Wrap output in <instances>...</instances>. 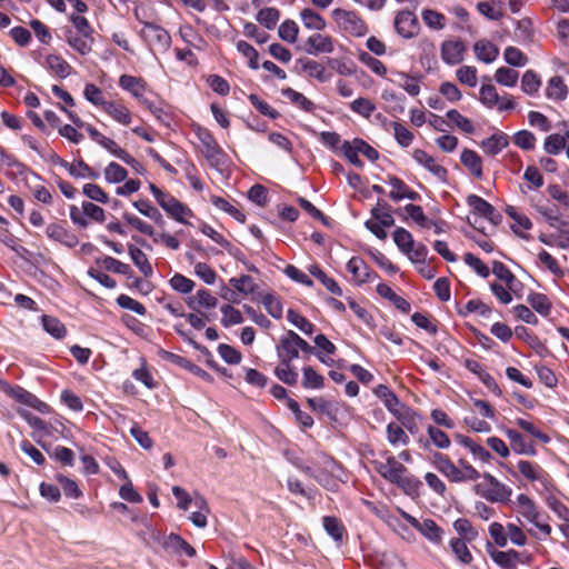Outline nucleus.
<instances>
[{
	"instance_id": "nucleus-1",
	"label": "nucleus",
	"mask_w": 569,
	"mask_h": 569,
	"mask_svg": "<svg viewBox=\"0 0 569 569\" xmlns=\"http://www.w3.org/2000/svg\"><path fill=\"white\" fill-rule=\"evenodd\" d=\"M299 350L312 352L313 348L292 330L279 338L277 355L280 362L274 368V375L288 386H295L298 382V372L292 366V360L298 358Z\"/></svg>"
},
{
	"instance_id": "nucleus-2",
	"label": "nucleus",
	"mask_w": 569,
	"mask_h": 569,
	"mask_svg": "<svg viewBox=\"0 0 569 569\" xmlns=\"http://www.w3.org/2000/svg\"><path fill=\"white\" fill-rule=\"evenodd\" d=\"M383 460H373L375 470L388 482L396 485L406 495H415L418 492L421 481L412 476L407 467L389 451L381 452Z\"/></svg>"
},
{
	"instance_id": "nucleus-3",
	"label": "nucleus",
	"mask_w": 569,
	"mask_h": 569,
	"mask_svg": "<svg viewBox=\"0 0 569 569\" xmlns=\"http://www.w3.org/2000/svg\"><path fill=\"white\" fill-rule=\"evenodd\" d=\"M508 505L518 513L519 520L520 518H523L545 536L551 535V527L547 522L542 521L543 513L531 497L526 493H519L515 500L510 499Z\"/></svg>"
},
{
	"instance_id": "nucleus-4",
	"label": "nucleus",
	"mask_w": 569,
	"mask_h": 569,
	"mask_svg": "<svg viewBox=\"0 0 569 569\" xmlns=\"http://www.w3.org/2000/svg\"><path fill=\"white\" fill-rule=\"evenodd\" d=\"M331 16L338 29L350 37L361 38L369 31L367 22L356 11L337 8Z\"/></svg>"
},
{
	"instance_id": "nucleus-5",
	"label": "nucleus",
	"mask_w": 569,
	"mask_h": 569,
	"mask_svg": "<svg viewBox=\"0 0 569 569\" xmlns=\"http://www.w3.org/2000/svg\"><path fill=\"white\" fill-rule=\"evenodd\" d=\"M149 189L153 197L156 198L158 204L176 221L189 224V222L186 220L187 217H192L193 212L192 210L176 199L170 193H167L162 190H160L157 186L153 183L149 184Z\"/></svg>"
},
{
	"instance_id": "nucleus-6",
	"label": "nucleus",
	"mask_w": 569,
	"mask_h": 569,
	"mask_svg": "<svg viewBox=\"0 0 569 569\" xmlns=\"http://www.w3.org/2000/svg\"><path fill=\"white\" fill-rule=\"evenodd\" d=\"M476 490L490 502L508 503L512 495L511 487L500 482L490 473L482 475V481L476 486Z\"/></svg>"
},
{
	"instance_id": "nucleus-7",
	"label": "nucleus",
	"mask_w": 569,
	"mask_h": 569,
	"mask_svg": "<svg viewBox=\"0 0 569 569\" xmlns=\"http://www.w3.org/2000/svg\"><path fill=\"white\" fill-rule=\"evenodd\" d=\"M196 134L199 140V149L209 164L220 168L227 162V154L218 144L211 132L204 128L197 127Z\"/></svg>"
},
{
	"instance_id": "nucleus-8",
	"label": "nucleus",
	"mask_w": 569,
	"mask_h": 569,
	"mask_svg": "<svg viewBox=\"0 0 569 569\" xmlns=\"http://www.w3.org/2000/svg\"><path fill=\"white\" fill-rule=\"evenodd\" d=\"M393 241L398 249L413 263H422L427 258L428 249L421 242H416L412 234L405 228H397L393 232Z\"/></svg>"
},
{
	"instance_id": "nucleus-9",
	"label": "nucleus",
	"mask_w": 569,
	"mask_h": 569,
	"mask_svg": "<svg viewBox=\"0 0 569 569\" xmlns=\"http://www.w3.org/2000/svg\"><path fill=\"white\" fill-rule=\"evenodd\" d=\"M519 473L530 483L539 485L546 492H552L555 483L549 472L539 463L529 460H519L517 462Z\"/></svg>"
},
{
	"instance_id": "nucleus-10",
	"label": "nucleus",
	"mask_w": 569,
	"mask_h": 569,
	"mask_svg": "<svg viewBox=\"0 0 569 569\" xmlns=\"http://www.w3.org/2000/svg\"><path fill=\"white\" fill-rule=\"evenodd\" d=\"M140 36L151 51L166 52L171 46L169 32L162 27L151 22H143Z\"/></svg>"
},
{
	"instance_id": "nucleus-11",
	"label": "nucleus",
	"mask_w": 569,
	"mask_h": 569,
	"mask_svg": "<svg viewBox=\"0 0 569 569\" xmlns=\"http://www.w3.org/2000/svg\"><path fill=\"white\" fill-rule=\"evenodd\" d=\"M400 516L417 531H419L428 541L433 545H441L445 536V531L439 527L432 519H423L419 521L413 516L409 515L402 509H398Z\"/></svg>"
},
{
	"instance_id": "nucleus-12",
	"label": "nucleus",
	"mask_w": 569,
	"mask_h": 569,
	"mask_svg": "<svg viewBox=\"0 0 569 569\" xmlns=\"http://www.w3.org/2000/svg\"><path fill=\"white\" fill-rule=\"evenodd\" d=\"M336 40L327 33L315 32L305 42V51L312 56L330 54L335 51Z\"/></svg>"
},
{
	"instance_id": "nucleus-13",
	"label": "nucleus",
	"mask_w": 569,
	"mask_h": 569,
	"mask_svg": "<svg viewBox=\"0 0 569 569\" xmlns=\"http://www.w3.org/2000/svg\"><path fill=\"white\" fill-rule=\"evenodd\" d=\"M119 87L130 93L140 104L147 102L146 91L148 89L147 81L141 77L131 74H122L119 78Z\"/></svg>"
},
{
	"instance_id": "nucleus-14",
	"label": "nucleus",
	"mask_w": 569,
	"mask_h": 569,
	"mask_svg": "<svg viewBox=\"0 0 569 569\" xmlns=\"http://www.w3.org/2000/svg\"><path fill=\"white\" fill-rule=\"evenodd\" d=\"M395 28L401 37L409 39L418 34L420 26L413 12L402 10L395 18Z\"/></svg>"
},
{
	"instance_id": "nucleus-15",
	"label": "nucleus",
	"mask_w": 569,
	"mask_h": 569,
	"mask_svg": "<svg viewBox=\"0 0 569 569\" xmlns=\"http://www.w3.org/2000/svg\"><path fill=\"white\" fill-rule=\"evenodd\" d=\"M102 111L114 122L129 127L133 120V113L122 100H108Z\"/></svg>"
},
{
	"instance_id": "nucleus-16",
	"label": "nucleus",
	"mask_w": 569,
	"mask_h": 569,
	"mask_svg": "<svg viewBox=\"0 0 569 569\" xmlns=\"http://www.w3.org/2000/svg\"><path fill=\"white\" fill-rule=\"evenodd\" d=\"M347 270L352 274L357 284L371 282L378 277L360 257H352L347 263Z\"/></svg>"
},
{
	"instance_id": "nucleus-17",
	"label": "nucleus",
	"mask_w": 569,
	"mask_h": 569,
	"mask_svg": "<svg viewBox=\"0 0 569 569\" xmlns=\"http://www.w3.org/2000/svg\"><path fill=\"white\" fill-rule=\"evenodd\" d=\"M427 433L429 439L419 438L417 440L418 445L425 449L429 450L430 445H433L438 449H448L451 445V441L446 432L440 430L438 427L433 425H429L427 427Z\"/></svg>"
},
{
	"instance_id": "nucleus-18",
	"label": "nucleus",
	"mask_w": 569,
	"mask_h": 569,
	"mask_svg": "<svg viewBox=\"0 0 569 569\" xmlns=\"http://www.w3.org/2000/svg\"><path fill=\"white\" fill-rule=\"evenodd\" d=\"M413 159L425 167L430 173L437 177L440 181H445L447 179L448 171L445 167L437 163L435 158L428 154L425 150L416 149L412 152Z\"/></svg>"
},
{
	"instance_id": "nucleus-19",
	"label": "nucleus",
	"mask_w": 569,
	"mask_h": 569,
	"mask_svg": "<svg viewBox=\"0 0 569 569\" xmlns=\"http://www.w3.org/2000/svg\"><path fill=\"white\" fill-rule=\"evenodd\" d=\"M465 44L459 40H447L441 44V58L450 66L463 60Z\"/></svg>"
},
{
	"instance_id": "nucleus-20",
	"label": "nucleus",
	"mask_w": 569,
	"mask_h": 569,
	"mask_svg": "<svg viewBox=\"0 0 569 569\" xmlns=\"http://www.w3.org/2000/svg\"><path fill=\"white\" fill-rule=\"evenodd\" d=\"M505 435L510 441L512 450L518 455L535 456L537 453L535 443L527 441L525 437L515 429H506Z\"/></svg>"
},
{
	"instance_id": "nucleus-21",
	"label": "nucleus",
	"mask_w": 569,
	"mask_h": 569,
	"mask_svg": "<svg viewBox=\"0 0 569 569\" xmlns=\"http://www.w3.org/2000/svg\"><path fill=\"white\" fill-rule=\"evenodd\" d=\"M10 396L17 401L27 405L41 413L49 412L50 408L46 402L41 401L38 397L21 387L12 388Z\"/></svg>"
},
{
	"instance_id": "nucleus-22",
	"label": "nucleus",
	"mask_w": 569,
	"mask_h": 569,
	"mask_svg": "<svg viewBox=\"0 0 569 569\" xmlns=\"http://www.w3.org/2000/svg\"><path fill=\"white\" fill-rule=\"evenodd\" d=\"M158 542L161 543L166 549L172 550L177 553L184 552L190 558H193L197 555L196 549L176 533H170L167 537L161 535V540Z\"/></svg>"
},
{
	"instance_id": "nucleus-23",
	"label": "nucleus",
	"mask_w": 569,
	"mask_h": 569,
	"mask_svg": "<svg viewBox=\"0 0 569 569\" xmlns=\"http://www.w3.org/2000/svg\"><path fill=\"white\" fill-rule=\"evenodd\" d=\"M66 41L68 44L81 56L91 52L93 37L91 34L77 33L72 30L66 32Z\"/></svg>"
},
{
	"instance_id": "nucleus-24",
	"label": "nucleus",
	"mask_w": 569,
	"mask_h": 569,
	"mask_svg": "<svg viewBox=\"0 0 569 569\" xmlns=\"http://www.w3.org/2000/svg\"><path fill=\"white\" fill-rule=\"evenodd\" d=\"M44 67L58 78H67L72 67L59 54H48L44 59Z\"/></svg>"
},
{
	"instance_id": "nucleus-25",
	"label": "nucleus",
	"mask_w": 569,
	"mask_h": 569,
	"mask_svg": "<svg viewBox=\"0 0 569 569\" xmlns=\"http://www.w3.org/2000/svg\"><path fill=\"white\" fill-rule=\"evenodd\" d=\"M489 555L503 569H515L520 562V553L513 549L507 551L493 549L489 551Z\"/></svg>"
},
{
	"instance_id": "nucleus-26",
	"label": "nucleus",
	"mask_w": 569,
	"mask_h": 569,
	"mask_svg": "<svg viewBox=\"0 0 569 569\" xmlns=\"http://www.w3.org/2000/svg\"><path fill=\"white\" fill-rule=\"evenodd\" d=\"M473 51L478 60L485 63L493 62L499 56V48L488 40H479L473 46Z\"/></svg>"
},
{
	"instance_id": "nucleus-27",
	"label": "nucleus",
	"mask_w": 569,
	"mask_h": 569,
	"mask_svg": "<svg viewBox=\"0 0 569 569\" xmlns=\"http://www.w3.org/2000/svg\"><path fill=\"white\" fill-rule=\"evenodd\" d=\"M435 467L450 481L457 482L458 467L446 455L436 452L432 456Z\"/></svg>"
},
{
	"instance_id": "nucleus-28",
	"label": "nucleus",
	"mask_w": 569,
	"mask_h": 569,
	"mask_svg": "<svg viewBox=\"0 0 569 569\" xmlns=\"http://www.w3.org/2000/svg\"><path fill=\"white\" fill-rule=\"evenodd\" d=\"M460 160L475 178H482V160L476 151L471 149H463Z\"/></svg>"
},
{
	"instance_id": "nucleus-29",
	"label": "nucleus",
	"mask_w": 569,
	"mask_h": 569,
	"mask_svg": "<svg viewBox=\"0 0 569 569\" xmlns=\"http://www.w3.org/2000/svg\"><path fill=\"white\" fill-rule=\"evenodd\" d=\"M375 393L377 395V397H379L383 401L387 409L393 416H396L397 413H399L401 410H403L406 408V406H403L399 401L397 396L388 387H386L383 385L378 386L375 390Z\"/></svg>"
},
{
	"instance_id": "nucleus-30",
	"label": "nucleus",
	"mask_w": 569,
	"mask_h": 569,
	"mask_svg": "<svg viewBox=\"0 0 569 569\" xmlns=\"http://www.w3.org/2000/svg\"><path fill=\"white\" fill-rule=\"evenodd\" d=\"M568 87L563 79L559 76H555L549 79L546 88V96L550 100L562 101L568 96Z\"/></svg>"
},
{
	"instance_id": "nucleus-31",
	"label": "nucleus",
	"mask_w": 569,
	"mask_h": 569,
	"mask_svg": "<svg viewBox=\"0 0 569 569\" xmlns=\"http://www.w3.org/2000/svg\"><path fill=\"white\" fill-rule=\"evenodd\" d=\"M509 143L508 136L505 133H495L481 141L482 150L489 156L498 154Z\"/></svg>"
},
{
	"instance_id": "nucleus-32",
	"label": "nucleus",
	"mask_w": 569,
	"mask_h": 569,
	"mask_svg": "<svg viewBox=\"0 0 569 569\" xmlns=\"http://www.w3.org/2000/svg\"><path fill=\"white\" fill-rule=\"evenodd\" d=\"M281 94L292 104L306 112H312L316 109V104L310 99H308L305 94L293 90L292 88L282 89Z\"/></svg>"
},
{
	"instance_id": "nucleus-33",
	"label": "nucleus",
	"mask_w": 569,
	"mask_h": 569,
	"mask_svg": "<svg viewBox=\"0 0 569 569\" xmlns=\"http://www.w3.org/2000/svg\"><path fill=\"white\" fill-rule=\"evenodd\" d=\"M129 256L136 267L144 277H150L153 272L147 254L139 248L130 244L128 248Z\"/></svg>"
},
{
	"instance_id": "nucleus-34",
	"label": "nucleus",
	"mask_w": 569,
	"mask_h": 569,
	"mask_svg": "<svg viewBox=\"0 0 569 569\" xmlns=\"http://www.w3.org/2000/svg\"><path fill=\"white\" fill-rule=\"evenodd\" d=\"M386 433L388 442L393 447L407 446L410 441L409 436L406 433L401 423H388L386 428Z\"/></svg>"
},
{
	"instance_id": "nucleus-35",
	"label": "nucleus",
	"mask_w": 569,
	"mask_h": 569,
	"mask_svg": "<svg viewBox=\"0 0 569 569\" xmlns=\"http://www.w3.org/2000/svg\"><path fill=\"white\" fill-rule=\"evenodd\" d=\"M63 167L67 169L70 176L74 178H89V179H98L99 172L87 164L84 161L80 160L76 163L66 162Z\"/></svg>"
},
{
	"instance_id": "nucleus-36",
	"label": "nucleus",
	"mask_w": 569,
	"mask_h": 569,
	"mask_svg": "<svg viewBox=\"0 0 569 569\" xmlns=\"http://www.w3.org/2000/svg\"><path fill=\"white\" fill-rule=\"evenodd\" d=\"M468 540H463L461 538H452L449 542L450 549L458 561L463 565H470L473 560V557L467 546Z\"/></svg>"
},
{
	"instance_id": "nucleus-37",
	"label": "nucleus",
	"mask_w": 569,
	"mask_h": 569,
	"mask_svg": "<svg viewBox=\"0 0 569 569\" xmlns=\"http://www.w3.org/2000/svg\"><path fill=\"white\" fill-rule=\"evenodd\" d=\"M310 274L316 277L326 289L336 296H342V289L333 278L328 277L325 271L317 264H312L308 268Z\"/></svg>"
},
{
	"instance_id": "nucleus-38",
	"label": "nucleus",
	"mask_w": 569,
	"mask_h": 569,
	"mask_svg": "<svg viewBox=\"0 0 569 569\" xmlns=\"http://www.w3.org/2000/svg\"><path fill=\"white\" fill-rule=\"evenodd\" d=\"M300 18L303 26L309 30L322 31L327 26L325 18L308 8L300 12Z\"/></svg>"
},
{
	"instance_id": "nucleus-39",
	"label": "nucleus",
	"mask_w": 569,
	"mask_h": 569,
	"mask_svg": "<svg viewBox=\"0 0 569 569\" xmlns=\"http://www.w3.org/2000/svg\"><path fill=\"white\" fill-rule=\"evenodd\" d=\"M480 14L490 20H499L503 16V3L501 1H483L477 4Z\"/></svg>"
},
{
	"instance_id": "nucleus-40",
	"label": "nucleus",
	"mask_w": 569,
	"mask_h": 569,
	"mask_svg": "<svg viewBox=\"0 0 569 569\" xmlns=\"http://www.w3.org/2000/svg\"><path fill=\"white\" fill-rule=\"evenodd\" d=\"M302 386L306 389H321L325 386V378L311 366H306L302 368Z\"/></svg>"
},
{
	"instance_id": "nucleus-41",
	"label": "nucleus",
	"mask_w": 569,
	"mask_h": 569,
	"mask_svg": "<svg viewBox=\"0 0 569 569\" xmlns=\"http://www.w3.org/2000/svg\"><path fill=\"white\" fill-rule=\"evenodd\" d=\"M302 71L306 72L309 77L316 78L320 82H325L327 80L326 69L325 67L311 59H300Z\"/></svg>"
},
{
	"instance_id": "nucleus-42",
	"label": "nucleus",
	"mask_w": 569,
	"mask_h": 569,
	"mask_svg": "<svg viewBox=\"0 0 569 569\" xmlns=\"http://www.w3.org/2000/svg\"><path fill=\"white\" fill-rule=\"evenodd\" d=\"M458 440L463 447H466L470 450V452L472 453L475 459H478L482 462H488L491 459L490 452L482 446L476 443L470 438L465 437V436H459Z\"/></svg>"
},
{
	"instance_id": "nucleus-43",
	"label": "nucleus",
	"mask_w": 569,
	"mask_h": 569,
	"mask_svg": "<svg viewBox=\"0 0 569 569\" xmlns=\"http://www.w3.org/2000/svg\"><path fill=\"white\" fill-rule=\"evenodd\" d=\"M211 203L219 210H222L230 214L232 218H234L239 222L246 221V216L242 213L238 208H236L233 204H231L228 200L218 197V196H211L210 198Z\"/></svg>"
},
{
	"instance_id": "nucleus-44",
	"label": "nucleus",
	"mask_w": 569,
	"mask_h": 569,
	"mask_svg": "<svg viewBox=\"0 0 569 569\" xmlns=\"http://www.w3.org/2000/svg\"><path fill=\"white\" fill-rule=\"evenodd\" d=\"M467 203L475 212L488 219H490L495 212V208L488 201L476 194L468 196Z\"/></svg>"
},
{
	"instance_id": "nucleus-45",
	"label": "nucleus",
	"mask_w": 569,
	"mask_h": 569,
	"mask_svg": "<svg viewBox=\"0 0 569 569\" xmlns=\"http://www.w3.org/2000/svg\"><path fill=\"white\" fill-rule=\"evenodd\" d=\"M218 303V300L211 292L207 289H200L197 293L190 299V307H201L206 309L214 308Z\"/></svg>"
},
{
	"instance_id": "nucleus-46",
	"label": "nucleus",
	"mask_w": 569,
	"mask_h": 569,
	"mask_svg": "<svg viewBox=\"0 0 569 569\" xmlns=\"http://www.w3.org/2000/svg\"><path fill=\"white\" fill-rule=\"evenodd\" d=\"M133 207L143 216L148 217L149 219L153 220L158 224H163V218L160 211L152 206L148 200H137L133 202Z\"/></svg>"
},
{
	"instance_id": "nucleus-47",
	"label": "nucleus",
	"mask_w": 569,
	"mask_h": 569,
	"mask_svg": "<svg viewBox=\"0 0 569 569\" xmlns=\"http://www.w3.org/2000/svg\"><path fill=\"white\" fill-rule=\"evenodd\" d=\"M279 19L280 12L277 8L273 7L263 8L256 16V20L267 29H273L277 26Z\"/></svg>"
},
{
	"instance_id": "nucleus-48",
	"label": "nucleus",
	"mask_w": 569,
	"mask_h": 569,
	"mask_svg": "<svg viewBox=\"0 0 569 569\" xmlns=\"http://www.w3.org/2000/svg\"><path fill=\"white\" fill-rule=\"evenodd\" d=\"M229 283L233 287V289L244 296L253 293L257 289L254 280L248 274L233 277L229 280Z\"/></svg>"
},
{
	"instance_id": "nucleus-49",
	"label": "nucleus",
	"mask_w": 569,
	"mask_h": 569,
	"mask_svg": "<svg viewBox=\"0 0 569 569\" xmlns=\"http://www.w3.org/2000/svg\"><path fill=\"white\" fill-rule=\"evenodd\" d=\"M104 180L108 183H119L127 179L128 171L117 162H110L103 171Z\"/></svg>"
},
{
	"instance_id": "nucleus-50",
	"label": "nucleus",
	"mask_w": 569,
	"mask_h": 569,
	"mask_svg": "<svg viewBox=\"0 0 569 569\" xmlns=\"http://www.w3.org/2000/svg\"><path fill=\"white\" fill-rule=\"evenodd\" d=\"M527 301L541 316H548L551 310V302L542 293L532 292L527 297Z\"/></svg>"
},
{
	"instance_id": "nucleus-51",
	"label": "nucleus",
	"mask_w": 569,
	"mask_h": 569,
	"mask_svg": "<svg viewBox=\"0 0 569 569\" xmlns=\"http://www.w3.org/2000/svg\"><path fill=\"white\" fill-rule=\"evenodd\" d=\"M83 97L94 107L102 110L108 100L104 98L102 90L93 83H87L83 90Z\"/></svg>"
},
{
	"instance_id": "nucleus-52",
	"label": "nucleus",
	"mask_w": 569,
	"mask_h": 569,
	"mask_svg": "<svg viewBox=\"0 0 569 569\" xmlns=\"http://www.w3.org/2000/svg\"><path fill=\"white\" fill-rule=\"evenodd\" d=\"M358 59L377 76L385 77L387 74V67L383 62L372 57L370 53L361 51L358 54Z\"/></svg>"
},
{
	"instance_id": "nucleus-53",
	"label": "nucleus",
	"mask_w": 569,
	"mask_h": 569,
	"mask_svg": "<svg viewBox=\"0 0 569 569\" xmlns=\"http://www.w3.org/2000/svg\"><path fill=\"white\" fill-rule=\"evenodd\" d=\"M541 87V80L532 70H527L521 78V89L525 93L536 94Z\"/></svg>"
},
{
	"instance_id": "nucleus-54",
	"label": "nucleus",
	"mask_w": 569,
	"mask_h": 569,
	"mask_svg": "<svg viewBox=\"0 0 569 569\" xmlns=\"http://www.w3.org/2000/svg\"><path fill=\"white\" fill-rule=\"evenodd\" d=\"M455 530L461 536V539L469 542L478 538V531L473 528L471 522L466 518H459L453 522Z\"/></svg>"
},
{
	"instance_id": "nucleus-55",
	"label": "nucleus",
	"mask_w": 569,
	"mask_h": 569,
	"mask_svg": "<svg viewBox=\"0 0 569 569\" xmlns=\"http://www.w3.org/2000/svg\"><path fill=\"white\" fill-rule=\"evenodd\" d=\"M373 221L381 222L382 226H393L395 219L391 214L390 207L387 203L378 201L377 206L371 209Z\"/></svg>"
},
{
	"instance_id": "nucleus-56",
	"label": "nucleus",
	"mask_w": 569,
	"mask_h": 569,
	"mask_svg": "<svg viewBox=\"0 0 569 569\" xmlns=\"http://www.w3.org/2000/svg\"><path fill=\"white\" fill-rule=\"evenodd\" d=\"M42 325H43L44 330L57 339L63 338L67 333L66 327L57 318H53L50 316H43Z\"/></svg>"
},
{
	"instance_id": "nucleus-57",
	"label": "nucleus",
	"mask_w": 569,
	"mask_h": 569,
	"mask_svg": "<svg viewBox=\"0 0 569 569\" xmlns=\"http://www.w3.org/2000/svg\"><path fill=\"white\" fill-rule=\"evenodd\" d=\"M237 50L248 59L249 67L251 69L257 70L259 68V53L258 51L248 42L243 40H239L237 42Z\"/></svg>"
},
{
	"instance_id": "nucleus-58",
	"label": "nucleus",
	"mask_w": 569,
	"mask_h": 569,
	"mask_svg": "<svg viewBox=\"0 0 569 569\" xmlns=\"http://www.w3.org/2000/svg\"><path fill=\"white\" fill-rule=\"evenodd\" d=\"M97 263L104 270L111 271L119 274H128L130 267L127 263L121 262L112 257H104L101 260H97Z\"/></svg>"
},
{
	"instance_id": "nucleus-59",
	"label": "nucleus",
	"mask_w": 569,
	"mask_h": 569,
	"mask_svg": "<svg viewBox=\"0 0 569 569\" xmlns=\"http://www.w3.org/2000/svg\"><path fill=\"white\" fill-rule=\"evenodd\" d=\"M545 499L547 507L553 511L557 517L566 522H569V508L565 506L555 495L549 492Z\"/></svg>"
},
{
	"instance_id": "nucleus-60",
	"label": "nucleus",
	"mask_w": 569,
	"mask_h": 569,
	"mask_svg": "<svg viewBox=\"0 0 569 569\" xmlns=\"http://www.w3.org/2000/svg\"><path fill=\"white\" fill-rule=\"evenodd\" d=\"M447 118L453 123L459 130L465 133H473L475 126L472 122L462 116L459 111L451 109L447 112Z\"/></svg>"
},
{
	"instance_id": "nucleus-61",
	"label": "nucleus",
	"mask_w": 569,
	"mask_h": 569,
	"mask_svg": "<svg viewBox=\"0 0 569 569\" xmlns=\"http://www.w3.org/2000/svg\"><path fill=\"white\" fill-rule=\"evenodd\" d=\"M499 94L492 84H483L479 90V100L487 108H493L499 103Z\"/></svg>"
},
{
	"instance_id": "nucleus-62",
	"label": "nucleus",
	"mask_w": 569,
	"mask_h": 569,
	"mask_svg": "<svg viewBox=\"0 0 569 569\" xmlns=\"http://www.w3.org/2000/svg\"><path fill=\"white\" fill-rule=\"evenodd\" d=\"M556 233H551V238L555 240V246L561 249L569 248V222L561 221L556 227Z\"/></svg>"
},
{
	"instance_id": "nucleus-63",
	"label": "nucleus",
	"mask_w": 569,
	"mask_h": 569,
	"mask_svg": "<svg viewBox=\"0 0 569 569\" xmlns=\"http://www.w3.org/2000/svg\"><path fill=\"white\" fill-rule=\"evenodd\" d=\"M390 126L393 129V137L396 141L402 147H409L413 141V133L402 126L400 122H391Z\"/></svg>"
},
{
	"instance_id": "nucleus-64",
	"label": "nucleus",
	"mask_w": 569,
	"mask_h": 569,
	"mask_svg": "<svg viewBox=\"0 0 569 569\" xmlns=\"http://www.w3.org/2000/svg\"><path fill=\"white\" fill-rule=\"evenodd\" d=\"M323 528L336 541H341L346 532L343 525L335 517H325Z\"/></svg>"
}]
</instances>
